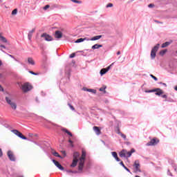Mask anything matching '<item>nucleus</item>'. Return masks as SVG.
Segmentation results:
<instances>
[{
    "label": "nucleus",
    "instance_id": "obj_1",
    "mask_svg": "<svg viewBox=\"0 0 177 177\" xmlns=\"http://www.w3.org/2000/svg\"><path fill=\"white\" fill-rule=\"evenodd\" d=\"M86 158V151L85 150H82V156L79 159V171H82L84 168V164H85V159Z\"/></svg>",
    "mask_w": 177,
    "mask_h": 177
},
{
    "label": "nucleus",
    "instance_id": "obj_2",
    "mask_svg": "<svg viewBox=\"0 0 177 177\" xmlns=\"http://www.w3.org/2000/svg\"><path fill=\"white\" fill-rule=\"evenodd\" d=\"M135 153V149H131V151H128L126 149H122L120 153L119 156L122 158H129L132 156V153Z\"/></svg>",
    "mask_w": 177,
    "mask_h": 177
},
{
    "label": "nucleus",
    "instance_id": "obj_3",
    "mask_svg": "<svg viewBox=\"0 0 177 177\" xmlns=\"http://www.w3.org/2000/svg\"><path fill=\"white\" fill-rule=\"evenodd\" d=\"M6 102L8 103V104L10 106L12 110H16V109H17V104H16V102H15V101H13L11 97H6Z\"/></svg>",
    "mask_w": 177,
    "mask_h": 177
},
{
    "label": "nucleus",
    "instance_id": "obj_4",
    "mask_svg": "<svg viewBox=\"0 0 177 177\" xmlns=\"http://www.w3.org/2000/svg\"><path fill=\"white\" fill-rule=\"evenodd\" d=\"M21 89L23 92L26 93L32 89V86H31V84H30L29 83H24V84H22Z\"/></svg>",
    "mask_w": 177,
    "mask_h": 177
},
{
    "label": "nucleus",
    "instance_id": "obj_5",
    "mask_svg": "<svg viewBox=\"0 0 177 177\" xmlns=\"http://www.w3.org/2000/svg\"><path fill=\"white\" fill-rule=\"evenodd\" d=\"M113 64H114V63H112L111 65H109L106 68H102L100 70V74L101 77H103V75H104V74H106V73H108L110 71Z\"/></svg>",
    "mask_w": 177,
    "mask_h": 177
},
{
    "label": "nucleus",
    "instance_id": "obj_6",
    "mask_svg": "<svg viewBox=\"0 0 177 177\" xmlns=\"http://www.w3.org/2000/svg\"><path fill=\"white\" fill-rule=\"evenodd\" d=\"M11 131L12 132V133H14L21 139H23L24 140H27V138H26V136H23V134L20 133V131H19L18 130L14 129V130H12Z\"/></svg>",
    "mask_w": 177,
    "mask_h": 177
},
{
    "label": "nucleus",
    "instance_id": "obj_7",
    "mask_svg": "<svg viewBox=\"0 0 177 177\" xmlns=\"http://www.w3.org/2000/svg\"><path fill=\"white\" fill-rule=\"evenodd\" d=\"M133 167L136 169V172H142V171L140 170V164L139 163V160L135 161Z\"/></svg>",
    "mask_w": 177,
    "mask_h": 177
},
{
    "label": "nucleus",
    "instance_id": "obj_8",
    "mask_svg": "<svg viewBox=\"0 0 177 177\" xmlns=\"http://www.w3.org/2000/svg\"><path fill=\"white\" fill-rule=\"evenodd\" d=\"M41 37V38H44L45 41H53V38H52V36L46 33L42 34Z\"/></svg>",
    "mask_w": 177,
    "mask_h": 177
},
{
    "label": "nucleus",
    "instance_id": "obj_9",
    "mask_svg": "<svg viewBox=\"0 0 177 177\" xmlns=\"http://www.w3.org/2000/svg\"><path fill=\"white\" fill-rule=\"evenodd\" d=\"M7 156L10 161H16V158L15 157V154H13V152L12 151H8L7 153Z\"/></svg>",
    "mask_w": 177,
    "mask_h": 177
},
{
    "label": "nucleus",
    "instance_id": "obj_10",
    "mask_svg": "<svg viewBox=\"0 0 177 177\" xmlns=\"http://www.w3.org/2000/svg\"><path fill=\"white\" fill-rule=\"evenodd\" d=\"M52 161L55 164L56 167L58 168V169H60V171H64V167H63V166H62V165H60L59 162L56 161L55 160H52Z\"/></svg>",
    "mask_w": 177,
    "mask_h": 177
},
{
    "label": "nucleus",
    "instance_id": "obj_11",
    "mask_svg": "<svg viewBox=\"0 0 177 177\" xmlns=\"http://www.w3.org/2000/svg\"><path fill=\"white\" fill-rule=\"evenodd\" d=\"M158 140H157L156 138H153L147 144V146H155V145H157L158 143Z\"/></svg>",
    "mask_w": 177,
    "mask_h": 177
},
{
    "label": "nucleus",
    "instance_id": "obj_12",
    "mask_svg": "<svg viewBox=\"0 0 177 177\" xmlns=\"http://www.w3.org/2000/svg\"><path fill=\"white\" fill-rule=\"evenodd\" d=\"M55 37L57 39H60V38H62V37H63V33L60 30H57V31H55Z\"/></svg>",
    "mask_w": 177,
    "mask_h": 177
},
{
    "label": "nucleus",
    "instance_id": "obj_13",
    "mask_svg": "<svg viewBox=\"0 0 177 177\" xmlns=\"http://www.w3.org/2000/svg\"><path fill=\"white\" fill-rule=\"evenodd\" d=\"M155 92H156L155 93V95H156L157 96H161V95H162L163 92L162 90H161V88H156L154 89Z\"/></svg>",
    "mask_w": 177,
    "mask_h": 177
},
{
    "label": "nucleus",
    "instance_id": "obj_14",
    "mask_svg": "<svg viewBox=\"0 0 177 177\" xmlns=\"http://www.w3.org/2000/svg\"><path fill=\"white\" fill-rule=\"evenodd\" d=\"M100 38H102V35H97L92 37L91 39H88L87 41H97L100 39Z\"/></svg>",
    "mask_w": 177,
    "mask_h": 177
},
{
    "label": "nucleus",
    "instance_id": "obj_15",
    "mask_svg": "<svg viewBox=\"0 0 177 177\" xmlns=\"http://www.w3.org/2000/svg\"><path fill=\"white\" fill-rule=\"evenodd\" d=\"M172 44V40H170L169 41H166L162 44V48H167V46H169Z\"/></svg>",
    "mask_w": 177,
    "mask_h": 177
},
{
    "label": "nucleus",
    "instance_id": "obj_16",
    "mask_svg": "<svg viewBox=\"0 0 177 177\" xmlns=\"http://www.w3.org/2000/svg\"><path fill=\"white\" fill-rule=\"evenodd\" d=\"M0 41L4 42V44H8V39H6V37H3L2 34H0Z\"/></svg>",
    "mask_w": 177,
    "mask_h": 177
},
{
    "label": "nucleus",
    "instance_id": "obj_17",
    "mask_svg": "<svg viewBox=\"0 0 177 177\" xmlns=\"http://www.w3.org/2000/svg\"><path fill=\"white\" fill-rule=\"evenodd\" d=\"M111 154H112L113 157L115 158L116 161H118V162L120 161V160L118 158V156L117 155V152H115V151L111 152Z\"/></svg>",
    "mask_w": 177,
    "mask_h": 177
},
{
    "label": "nucleus",
    "instance_id": "obj_18",
    "mask_svg": "<svg viewBox=\"0 0 177 177\" xmlns=\"http://www.w3.org/2000/svg\"><path fill=\"white\" fill-rule=\"evenodd\" d=\"M35 31V29H32L28 32V37L29 40H31V38L32 37V34H34Z\"/></svg>",
    "mask_w": 177,
    "mask_h": 177
},
{
    "label": "nucleus",
    "instance_id": "obj_19",
    "mask_svg": "<svg viewBox=\"0 0 177 177\" xmlns=\"http://www.w3.org/2000/svg\"><path fill=\"white\" fill-rule=\"evenodd\" d=\"M84 41H88V39H86V38H80V39H77L75 41V44H80V42H84Z\"/></svg>",
    "mask_w": 177,
    "mask_h": 177
},
{
    "label": "nucleus",
    "instance_id": "obj_20",
    "mask_svg": "<svg viewBox=\"0 0 177 177\" xmlns=\"http://www.w3.org/2000/svg\"><path fill=\"white\" fill-rule=\"evenodd\" d=\"M84 91H86V92H91V93H96V90L92 88H84Z\"/></svg>",
    "mask_w": 177,
    "mask_h": 177
},
{
    "label": "nucleus",
    "instance_id": "obj_21",
    "mask_svg": "<svg viewBox=\"0 0 177 177\" xmlns=\"http://www.w3.org/2000/svg\"><path fill=\"white\" fill-rule=\"evenodd\" d=\"M93 131L95 132L96 135H100V129L97 127H94Z\"/></svg>",
    "mask_w": 177,
    "mask_h": 177
},
{
    "label": "nucleus",
    "instance_id": "obj_22",
    "mask_svg": "<svg viewBox=\"0 0 177 177\" xmlns=\"http://www.w3.org/2000/svg\"><path fill=\"white\" fill-rule=\"evenodd\" d=\"M77 164H78V160L73 159L72 164L71 165V167L74 168V167H77Z\"/></svg>",
    "mask_w": 177,
    "mask_h": 177
},
{
    "label": "nucleus",
    "instance_id": "obj_23",
    "mask_svg": "<svg viewBox=\"0 0 177 177\" xmlns=\"http://www.w3.org/2000/svg\"><path fill=\"white\" fill-rule=\"evenodd\" d=\"M28 63L29 64H31L32 66H34V64H35L34 59H32V58H31V57L28 58Z\"/></svg>",
    "mask_w": 177,
    "mask_h": 177
},
{
    "label": "nucleus",
    "instance_id": "obj_24",
    "mask_svg": "<svg viewBox=\"0 0 177 177\" xmlns=\"http://www.w3.org/2000/svg\"><path fill=\"white\" fill-rule=\"evenodd\" d=\"M103 46L102 44H95L92 46V49H99V48H102Z\"/></svg>",
    "mask_w": 177,
    "mask_h": 177
},
{
    "label": "nucleus",
    "instance_id": "obj_25",
    "mask_svg": "<svg viewBox=\"0 0 177 177\" xmlns=\"http://www.w3.org/2000/svg\"><path fill=\"white\" fill-rule=\"evenodd\" d=\"M160 48V44H158L157 46H155L153 48H152V51L153 52H156L157 53V50H158Z\"/></svg>",
    "mask_w": 177,
    "mask_h": 177
},
{
    "label": "nucleus",
    "instance_id": "obj_26",
    "mask_svg": "<svg viewBox=\"0 0 177 177\" xmlns=\"http://www.w3.org/2000/svg\"><path fill=\"white\" fill-rule=\"evenodd\" d=\"M78 157H80V153L74 152V153H73V160H78Z\"/></svg>",
    "mask_w": 177,
    "mask_h": 177
},
{
    "label": "nucleus",
    "instance_id": "obj_27",
    "mask_svg": "<svg viewBox=\"0 0 177 177\" xmlns=\"http://www.w3.org/2000/svg\"><path fill=\"white\" fill-rule=\"evenodd\" d=\"M120 164L122 165V167H123V168H124V169L126 171H127V172H130L131 173V170H129V169H128L125 165H124V162H120Z\"/></svg>",
    "mask_w": 177,
    "mask_h": 177
},
{
    "label": "nucleus",
    "instance_id": "obj_28",
    "mask_svg": "<svg viewBox=\"0 0 177 177\" xmlns=\"http://www.w3.org/2000/svg\"><path fill=\"white\" fill-rule=\"evenodd\" d=\"M156 53H157L156 51H151V59H156Z\"/></svg>",
    "mask_w": 177,
    "mask_h": 177
},
{
    "label": "nucleus",
    "instance_id": "obj_29",
    "mask_svg": "<svg viewBox=\"0 0 177 177\" xmlns=\"http://www.w3.org/2000/svg\"><path fill=\"white\" fill-rule=\"evenodd\" d=\"M107 87L106 86H103L102 87H101L100 89H99V91H100V92H104V93H106V88Z\"/></svg>",
    "mask_w": 177,
    "mask_h": 177
},
{
    "label": "nucleus",
    "instance_id": "obj_30",
    "mask_svg": "<svg viewBox=\"0 0 177 177\" xmlns=\"http://www.w3.org/2000/svg\"><path fill=\"white\" fill-rule=\"evenodd\" d=\"M167 53V50H162L160 51V56H164Z\"/></svg>",
    "mask_w": 177,
    "mask_h": 177
},
{
    "label": "nucleus",
    "instance_id": "obj_31",
    "mask_svg": "<svg viewBox=\"0 0 177 177\" xmlns=\"http://www.w3.org/2000/svg\"><path fill=\"white\" fill-rule=\"evenodd\" d=\"M16 15H17V9L15 8L12 11V16H16Z\"/></svg>",
    "mask_w": 177,
    "mask_h": 177
},
{
    "label": "nucleus",
    "instance_id": "obj_32",
    "mask_svg": "<svg viewBox=\"0 0 177 177\" xmlns=\"http://www.w3.org/2000/svg\"><path fill=\"white\" fill-rule=\"evenodd\" d=\"M119 135H120V136L123 138V139H127V136H125L124 133H121V132H118V133Z\"/></svg>",
    "mask_w": 177,
    "mask_h": 177
},
{
    "label": "nucleus",
    "instance_id": "obj_33",
    "mask_svg": "<svg viewBox=\"0 0 177 177\" xmlns=\"http://www.w3.org/2000/svg\"><path fill=\"white\" fill-rule=\"evenodd\" d=\"M53 154L55 156V157H59V158H62V156L59 155V153L57 152H53Z\"/></svg>",
    "mask_w": 177,
    "mask_h": 177
},
{
    "label": "nucleus",
    "instance_id": "obj_34",
    "mask_svg": "<svg viewBox=\"0 0 177 177\" xmlns=\"http://www.w3.org/2000/svg\"><path fill=\"white\" fill-rule=\"evenodd\" d=\"M153 92H156V90L153 89V90H146L145 91V93H151Z\"/></svg>",
    "mask_w": 177,
    "mask_h": 177
},
{
    "label": "nucleus",
    "instance_id": "obj_35",
    "mask_svg": "<svg viewBox=\"0 0 177 177\" xmlns=\"http://www.w3.org/2000/svg\"><path fill=\"white\" fill-rule=\"evenodd\" d=\"M113 6H114V5L111 3H108L106 6V8H113Z\"/></svg>",
    "mask_w": 177,
    "mask_h": 177
},
{
    "label": "nucleus",
    "instance_id": "obj_36",
    "mask_svg": "<svg viewBox=\"0 0 177 177\" xmlns=\"http://www.w3.org/2000/svg\"><path fill=\"white\" fill-rule=\"evenodd\" d=\"M64 132H66V133H68L69 135V136H73V134L71 133V132L68 131V130L67 129H64Z\"/></svg>",
    "mask_w": 177,
    "mask_h": 177
},
{
    "label": "nucleus",
    "instance_id": "obj_37",
    "mask_svg": "<svg viewBox=\"0 0 177 177\" xmlns=\"http://www.w3.org/2000/svg\"><path fill=\"white\" fill-rule=\"evenodd\" d=\"M72 2H74V3H82L81 1L78 0H71Z\"/></svg>",
    "mask_w": 177,
    "mask_h": 177
},
{
    "label": "nucleus",
    "instance_id": "obj_38",
    "mask_svg": "<svg viewBox=\"0 0 177 177\" xmlns=\"http://www.w3.org/2000/svg\"><path fill=\"white\" fill-rule=\"evenodd\" d=\"M66 172H67L68 174H77V171H71V170H67Z\"/></svg>",
    "mask_w": 177,
    "mask_h": 177
},
{
    "label": "nucleus",
    "instance_id": "obj_39",
    "mask_svg": "<svg viewBox=\"0 0 177 177\" xmlns=\"http://www.w3.org/2000/svg\"><path fill=\"white\" fill-rule=\"evenodd\" d=\"M151 78H153V80H154V81H158V79L157 77H156V76L151 75Z\"/></svg>",
    "mask_w": 177,
    "mask_h": 177
},
{
    "label": "nucleus",
    "instance_id": "obj_40",
    "mask_svg": "<svg viewBox=\"0 0 177 177\" xmlns=\"http://www.w3.org/2000/svg\"><path fill=\"white\" fill-rule=\"evenodd\" d=\"M50 6L49 5H46V6L44 7V10H46V9H49Z\"/></svg>",
    "mask_w": 177,
    "mask_h": 177
},
{
    "label": "nucleus",
    "instance_id": "obj_41",
    "mask_svg": "<svg viewBox=\"0 0 177 177\" xmlns=\"http://www.w3.org/2000/svg\"><path fill=\"white\" fill-rule=\"evenodd\" d=\"M71 59H73V57H75V53H72L70 55Z\"/></svg>",
    "mask_w": 177,
    "mask_h": 177
},
{
    "label": "nucleus",
    "instance_id": "obj_42",
    "mask_svg": "<svg viewBox=\"0 0 177 177\" xmlns=\"http://www.w3.org/2000/svg\"><path fill=\"white\" fill-rule=\"evenodd\" d=\"M3 156V152H2V149L0 148V158Z\"/></svg>",
    "mask_w": 177,
    "mask_h": 177
},
{
    "label": "nucleus",
    "instance_id": "obj_43",
    "mask_svg": "<svg viewBox=\"0 0 177 177\" xmlns=\"http://www.w3.org/2000/svg\"><path fill=\"white\" fill-rule=\"evenodd\" d=\"M30 74H32V75H38V73H35L33 71H29Z\"/></svg>",
    "mask_w": 177,
    "mask_h": 177
},
{
    "label": "nucleus",
    "instance_id": "obj_44",
    "mask_svg": "<svg viewBox=\"0 0 177 177\" xmlns=\"http://www.w3.org/2000/svg\"><path fill=\"white\" fill-rule=\"evenodd\" d=\"M70 109H71L73 111H75V109H74V106H73L71 104H69Z\"/></svg>",
    "mask_w": 177,
    "mask_h": 177
},
{
    "label": "nucleus",
    "instance_id": "obj_45",
    "mask_svg": "<svg viewBox=\"0 0 177 177\" xmlns=\"http://www.w3.org/2000/svg\"><path fill=\"white\" fill-rule=\"evenodd\" d=\"M149 8H154V4H149L148 6Z\"/></svg>",
    "mask_w": 177,
    "mask_h": 177
},
{
    "label": "nucleus",
    "instance_id": "obj_46",
    "mask_svg": "<svg viewBox=\"0 0 177 177\" xmlns=\"http://www.w3.org/2000/svg\"><path fill=\"white\" fill-rule=\"evenodd\" d=\"M0 91L3 92V88H2V86L0 85Z\"/></svg>",
    "mask_w": 177,
    "mask_h": 177
},
{
    "label": "nucleus",
    "instance_id": "obj_47",
    "mask_svg": "<svg viewBox=\"0 0 177 177\" xmlns=\"http://www.w3.org/2000/svg\"><path fill=\"white\" fill-rule=\"evenodd\" d=\"M162 97H163V99H167V95H162Z\"/></svg>",
    "mask_w": 177,
    "mask_h": 177
},
{
    "label": "nucleus",
    "instance_id": "obj_48",
    "mask_svg": "<svg viewBox=\"0 0 177 177\" xmlns=\"http://www.w3.org/2000/svg\"><path fill=\"white\" fill-rule=\"evenodd\" d=\"M0 46H1V48H3V49H6V46H5L3 45H1Z\"/></svg>",
    "mask_w": 177,
    "mask_h": 177
},
{
    "label": "nucleus",
    "instance_id": "obj_49",
    "mask_svg": "<svg viewBox=\"0 0 177 177\" xmlns=\"http://www.w3.org/2000/svg\"><path fill=\"white\" fill-rule=\"evenodd\" d=\"M168 175H169L170 176H172V174L169 172V171H168Z\"/></svg>",
    "mask_w": 177,
    "mask_h": 177
},
{
    "label": "nucleus",
    "instance_id": "obj_50",
    "mask_svg": "<svg viewBox=\"0 0 177 177\" xmlns=\"http://www.w3.org/2000/svg\"><path fill=\"white\" fill-rule=\"evenodd\" d=\"M160 84H162L164 85V86H167V84H165V83L160 82Z\"/></svg>",
    "mask_w": 177,
    "mask_h": 177
},
{
    "label": "nucleus",
    "instance_id": "obj_51",
    "mask_svg": "<svg viewBox=\"0 0 177 177\" xmlns=\"http://www.w3.org/2000/svg\"><path fill=\"white\" fill-rule=\"evenodd\" d=\"M68 142H69V143L73 144V141L71 139H69Z\"/></svg>",
    "mask_w": 177,
    "mask_h": 177
},
{
    "label": "nucleus",
    "instance_id": "obj_52",
    "mask_svg": "<svg viewBox=\"0 0 177 177\" xmlns=\"http://www.w3.org/2000/svg\"><path fill=\"white\" fill-rule=\"evenodd\" d=\"M117 55H121V52L118 51V52L117 53Z\"/></svg>",
    "mask_w": 177,
    "mask_h": 177
},
{
    "label": "nucleus",
    "instance_id": "obj_53",
    "mask_svg": "<svg viewBox=\"0 0 177 177\" xmlns=\"http://www.w3.org/2000/svg\"><path fill=\"white\" fill-rule=\"evenodd\" d=\"M2 66V61L0 60V67Z\"/></svg>",
    "mask_w": 177,
    "mask_h": 177
},
{
    "label": "nucleus",
    "instance_id": "obj_54",
    "mask_svg": "<svg viewBox=\"0 0 177 177\" xmlns=\"http://www.w3.org/2000/svg\"><path fill=\"white\" fill-rule=\"evenodd\" d=\"M9 56H10V57H12V59L14 58L13 55H9Z\"/></svg>",
    "mask_w": 177,
    "mask_h": 177
},
{
    "label": "nucleus",
    "instance_id": "obj_55",
    "mask_svg": "<svg viewBox=\"0 0 177 177\" xmlns=\"http://www.w3.org/2000/svg\"><path fill=\"white\" fill-rule=\"evenodd\" d=\"M3 2V0H0V3H2Z\"/></svg>",
    "mask_w": 177,
    "mask_h": 177
},
{
    "label": "nucleus",
    "instance_id": "obj_56",
    "mask_svg": "<svg viewBox=\"0 0 177 177\" xmlns=\"http://www.w3.org/2000/svg\"><path fill=\"white\" fill-rule=\"evenodd\" d=\"M175 91H177V86L174 87Z\"/></svg>",
    "mask_w": 177,
    "mask_h": 177
}]
</instances>
